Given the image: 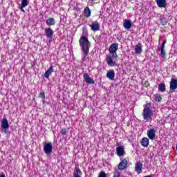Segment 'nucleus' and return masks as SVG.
I'll use <instances>...</instances> for the list:
<instances>
[{"instance_id":"obj_1","label":"nucleus","mask_w":177,"mask_h":177,"mask_svg":"<svg viewBox=\"0 0 177 177\" xmlns=\"http://www.w3.org/2000/svg\"><path fill=\"white\" fill-rule=\"evenodd\" d=\"M79 44L81 48L82 63L84 64L86 62V59H88L89 48H91V41L86 37V32H83L79 40Z\"/></svg>"},{"instance_id":"obj_2","label":"nucleus","mask_w":177,"mask_h":177,"mask_svg":"<svg viewBox=\"0 0 177 177\" xmlns=\"http://www.w3.org/2000/svg\"><path fill=\"white\" fill-rule=\"evenodd\" d=\"M142 116L145 121H149V120H151V117H153V111L149 108V106L145 105Z\"/></svg>"},{"instance_id":"obj_3","label":"nucleus","mask_w":177,"mask_h":177,"mask_svg":"<svg viewBox=\"0 0 177 177\" xmlns=\"http://www.w3.org/2000/svg\"><path fill=\"white\" fill-rule=\"evenodd\" d=\"M43 149L46 156H50L53 151V146L52 145V142L45 143L44 145Z\"/></svg>"},{"instance_id":"obj_4","label":"nucleus","mask_w":177,"mask_h":177,"mask_svg":"<svg viewBox=\"0 0 177 177\" xmlns=\"http://www.w3.org/2000/svg\"><path fill=\"white\" fill-rule=\"evenodd\" d=\"M117 50H118V44L113 43L109 47V53L113 57L117 55Z\"/></svg>"},{"instance_id":"obj_5","label":"nucleus","mask_w":177,"mask_h":177,"mask_svg":"<svg viewBox=\"0 0 177 177\" xmlns=\"http://www.w3.org/2000/svg\"><path fill=\"white\" fill-rule=\"evenodd\" d=\"M120 160L121 162L118 165V169H120V171H124V169H125V168L128 167V160H127L125 158H120Z\"/></svg>"},{"instance_id":"obj_6","label":"nucleus","mask_w":177,"mask_h":177,"mask_svg":"<svg viewBox=\"0 0 177 177\" xmlns=\"http://www.w3.org/2000/svg\"><path fill=\"white\" fill-rule=\"evenodd\" d=\"M113 59H117V56L113 57V55H109L106 57V63L110 67H114L115 66V62H114Z\"/></svg>"},{"instance_id":"obj_7","label":"nucleus","mask_w":177,"mask_h":177,"mask_svg":"<svg viewBox=\"0 0 177 177\" xmlns=\"http://www.w3.org/2000/svg\"><path fill=\"white\" fill-rule=\"evenodd\" d=\"M89 27L91 28V30L94 32L100 30V24H99L97 21H93L91 24L89 25Z\"/></svg>"},{"instance_id":"obj_8","label":"nucleus","mask_w":177,"mask_h":177,"mask_svg":"<svg viewBox=\"0 0 177 177\" xmlns=\"http://www.w3.org/2000/svg\"><path fill=\"white\" fill-rule=\"evenodd\" d=\"M44 33L48 39H52L53 38V30L50 27L46 28L44 29Z\"/></svg>"},{"instance_id":"obj_9","label":"nucleus","mask_w":177,"mask_h":177,"mask_svg":"<svg viewBox=\"0 0 177 177\" xmlns=\"http://www.w3.org/2000/svg\"><path fill=\"white\" fill-rule=\"evenodd\" d=\"M83 78L85 82L88 84V85H93L95 84V80L91 78V77H89V75H88V73H84L83 75Z\"/></svg>"},{"instance_id":"obj_10","label":"nucleus","mask_w":177,"mask_h":177,"mask_svg":"<svg viewBox=\"0 0 177 177\" xmlns=\"http://www.w3.org/2000/svg\"><path fill=\"white\" fill-rule=\"evenodd\" d=\"M147 136L150 140H154L156 139V129H150L147 130Z\"/></svg>"},{"instance_id":"obj_11","label":"nucleus","mask_w":177,"mask_h":177,"mask_svg":"<svg viewBox=\"0 0 177 177\" xmlns=\"http://www.w3.org/2000/svg\"><path fill=\"white\" fill-rule=\"evenodd\" d=\"M165 44H167V40H163V42L162 44V46L160 48V55L162 56V59H166V53H165V50H164V48H165Z\"/></svg>"},{"instance_id":"obj_12","label":"nucleus","mask_w":177,"mask_h":177,"mask_svg":"<svg viewBox=\"0 0 177 177\" xmlns=\"http://www.w3.org/2000/svg\"><path fill=\"white\" fill-rule=\"evenodd\" d=\"M116 153L118 157H122L125 154V151L124 150L123 146H119L116 148Z\"/></svg>"},{"instance_id":"obj_13","label":"nucleus","mask_w":177,"mask_h":177,"mask_svg":"<svg viewBox=\"0 0 177 177\" xmlns=\"http://www.w3.org/2000/svg\"><path fill=\"white\" fill-rule=\"evenodd\" d=\"M143 169V165L140 162H138L135 165V171L138 174H142V170Z\"/></svg>"},{"instance_id":"obj_14","label":"nucleus","mask_w":177,"mask_h":177,"mask_svg":"<svg viewBox=\"0 0 177 177\" xmlns=\"http://www.w3.org/2000/svg\"><path fill=\"white\" fill-rule=\"evenodd\" d=\"M123 24V26L126 30H130V28L132 27V21H131V19H124Z\"/></svg>"},{"instance_id":"obj_15","label":"nucleus","mask_w":177,"mask_h":177,"mask_svg":"<svg viewBox=\"0 0 177 177\" xmlns=\"http://www.w3.org/2000/svg\"><path fill=\"white\" fill-rule=\"evenodd\" d=\"M55 71L53 70V66H50V68L45 72L44 77L47 80H49L50 75H52V73Z\"/></svg>"},{"instance_id":"obj_16","label":"nucleus","mask_w":177,"mask_h":177,"mask_svg":"<svg viewBox=\"0 0 177 177\" xmlns=\"http://www.w3.org/2000/svg\"><path fill=\"white\" fill-rule=\"evenodd\" d=\"M1 127L3 129H9V122L8 121V119L3 118L1 120Z\"/></svg>"},{"instance_id":"obj_17","label":"nucleus","mask_w":177,"mask_h":177,"mask_svg":"<svg viewBox=\"0 0 177 177\" xmlns=\"http://www.w3.org/2000/svg\"><path fill=\"white\" fill-rule=\"evenodd\" d=\"M142 48L143 46L142 45V44H138L137 45L135 46V53L136 55H140L142 52Z\"/></svg>"},{"instance_id":"obj_18","label":"nucleus","mask_w":177,"mask_h":177,"mask_svg":"<svg viewBox=\"0 0 177 177\" xmlns=\"http://www.w3.org/2000/svg\"><path fill=\"white\" fill-rule=\"evenodd\" d=\"M171 91H175L177 89V80L172 78L170 82Z\"/></svg>"},{"instance_id":"obj_19","label":"nucleus","mask_w":177,"mask_h":177,"mask_svg":"<svg viewBox=\"0 0 177 177\" xmlns=\"http://www.w3.org/2000/svg\"><path fill=\"white\" fill-rule=\"evenodd\" d=\"M156 2L158 8H166L167 6V0H156Z\"/></svg>"},{"instance_id":"obj_20","label":"nucleus","mask_w":177,"mask_h":177,"mask_svg":"<svg viewBox=\"0 0 177 177\" xmlns=\"http://www.w3.org/2000/svg\"><path fill=\"white\" fill-rule=\"evenodd\" d=\"M28 6V0H22L21 7L19 8L21 12L26 13V10H24V8Z\"/></svg>"},{"instance_id":"obj_21","label":"nucleus","mask_w":177,"mask_h":177,"mask_svg":"<svg viewBox=\"0 0 177 177\" xmlns=\"http://www.w3.org/2000/svg\"><path fill=\"white\" fill-rule=\"evenodd\" d=\"M106 77L111 81L114 80V77H115V73H114V71H109L106 73Z\"/></svg>"},{"instance_id":"obj_22","label":"nucleus","mask_w":177,"mask_h":177,"mask_svg":"<svg viewBox=\"0 0 177 177\" xmlns=\"http://www.w3.org/2000/svg\"><path fill=\"white\" fill-rule=\"evenodd\" d=\"M46 24L47 26L50 27V26H55V24H56V21L54 19V18H49L46 21Z\"/></svg>"},{"instance_id":"obj_23","label":"nucleus","mask_w":177,"mask_h":177,"mask_svg":"<svg viewBox=\"0 0 177 177\" xmlns=\"http://www.w3.org/2000/svg\"><path fill=\"white\" fill-rule=\"evenodd\" d=\"M92 14V11L89 7H86L84 10V15L86 17H91V15Z\"/></svg>"},{"instance_id":"obj_24","label":"nucleus","mask_w":177,"mask_h":177,"mask_svg":"<svg viewBox=\"0 0 177 177\" xmlns=\"http://www.w3.org/2000/svg\"><path fill=\"white\" fill-rule=\"evenodd\" d=\"M140 143H141L142 146H143V147H147V146H149V138H143L141 140Z\"/></svg>"},{"instance_id":"obj_25","label":"nucleus","mask_w":177,"mask_h":177,"mask_svg":"<svg viewBox=\"0 0 177 177\" xmlns=\"http://www.w3.org/2000/svg\"><path fill=\"white\" fill-rule=\"evenodd\" d=\"M158 91L160 92H165V84L160 83L158 86Z\"/></svg>"},{"instance_id":"obj_26","label":"nucleus","mask_w":177,"mask_h":177,"mask_svg":"<svg viewBox=\"0 0 177 177\" xmlns=\"http://www.w3.org/2000/svg\"><path fill=\"white\" fill-rule=\"evenodd\" d=\"M160 21L162 24V26H166L167 25V23H168V21L167 20V18L164 17H162L160 19Z\"/></svg>"},{"instance_id":"obj_27","label":"nucleus","mask_w":177,"mask_h":177,"mask_svg":"<svg viewBox=\"0 0 177 177\" xmlns=\"http://www.w3.org/2000/svg\"><path fill=\"white\" fill-rule=\"evenodd\" d=\"M153 99L156 102H161L162 97L159 94H156Z\"/></svg>"},{"instance_id":"obj_28","label":"nucleus","mask_w":177,"mask_h":177,"mask_svg":"<svg viewBox=\"0 0 177 177\" xmlns=\"http://www.w3.org/2000/svg\"><path fill=\"white\" fill-rule=\"evenodd\" d=\"M121 174L118 170H115V172L113 173V177H120Z\"/></svg>"},{"instance_id":"obj_29","label":"nucleus","mask_w":177,"mask_h":177,"mask_svg":"<svg viewBox=\"0 0 177 177\" xmlns=\"http://www.w3.org/2000/svg\"><path fill=\"white\" fill-rule=\"evenodd\" d=\"M98 177H107V174H106V173L104 171H102L99 174Z\"/></svg>"},{"instance_id":"obj_30","label":"nucleus","mask_w":177,"mask_h":177,"mask_svg":"<svg viewBox=\"0 0 177 177\" xmlns=\"http://www.w3.org/2000/svg\"><path fill=\"white\" fill-rule=\"evenodd\" d=\"M61 133H62V135H66V133H67V130H66V129H62L61 130Z\"/></svg>"},{"instance_id":"obj_31","label":"nucleus","mask_w":177,"mask_h":177,"mask_svg":"<svg viewBox=\"0 0 177 177\" xmlns=\"http://www.w3.org/2000/svg\"><path fill=\"white\" fill-rule=\"evenodd\" d=\"M40 96H41L42 99H45V92H40Z\"/></svg>"},{"instance_id":"obj_32","label":"nucleus","mask_w":177,"mask_h":177,"mask_svg":"<svg viewBox=\"0 0 177 177\" xmlns=\"http://www.w3.org/2000/svg\"><path fill=\"white\" fill-rule=\"evenodd\" d=\"M95 1H97V0H88V2H90V3H93V2H95Z\"/></svg>"}]
</instances>
